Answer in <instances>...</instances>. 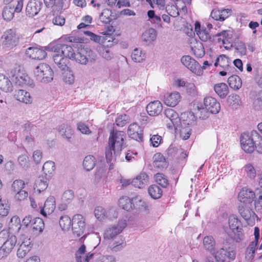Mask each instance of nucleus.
<instances>
[{
  "label": "nucleus",
  "instance_id": "1",
  "mask_svg": "<svg viewBox=\"0 0 262 262\" xmlns=\"http://www.w3.org/2000/svg\"><path fill=\"white\" fill-rule=\"evenodd\" d=\"M58 48V51L63 52L65 56L81 64L85 65L89 62H94L97 58L96 53L89 48H79L76 52H74L72 47L69 45L59 46Z\"/></svg>",
  "mask_w": 262,
  "mask_h": 262
},
{
  "label": "nucleus",
  "instance_id": "2",
  "mask_svg": "<svg viewBox=\"0 0 262 262\" xmlns=\"http://www.w3.org/2000/svg\"><path fill=\"white\" fill-rule=\"evenodd\" d=\"M126 134L124 132L113 130L111 133L108 145L105 151V157L107 161L110 162L112 160V151H114V156L118 155L122 150Z\"/></svg>",
  "mask_w": 262,
  "mask_h": 262
},
{
  "label": "nucleus",
  "instance_id": "3",
  "mask_svg": "<svg viewBox=\"0 0 262 262\" xmlns=\"http://www.w3.org/2000/svg\"><path fill=\"white\" fill-rule=\"evenodd\" d=\"M260 135L255 130L250 133H244L241 134L240 142L242 148L246 152H252L255 149V141L256 138H259Z\"/></svg>",
  "mask_w": 262,
  "mask_h": 262
},
{
  "label": "nucleus",
  "instance_id": "4",
  "mask_svg": "<svg viewBox=\"0 0 262 262\" xmlns=\"http://www.w3.org/2000/svg\"><path fill=\"white\" fill-rule=\"evenodd\" d=\"M34 76L37 81L42 83H49L53 79V72L47 64L41 63L38 64L34 71Z\"/></svg>",
  "mask_w": 262,
  "mask_h": 262
},
{
  "label": "nucleus",
  "instance_id": "5",
  "mask_svg": "<svg viewBox=\"0 0 262 262\" xmlns=\"http://www.w3.org/2000/svg\"><path fill=\"white\" fill-rule=\"evenodd\" d=\"M164 113L165 116L164 122L166 127L169 129H179L182 126V121L178 114L171 108L166 109Z\"/></svg>",
  "mask_w": 262,
  "mask_h": 262
},
{
  "label": "nucleus",
  "instance_id": "6",
  "mask_svg": "<svg viewBox=\"0 0 262 262\" xmlns=\"http://www.w3.org/2000/svg\"><path fill=\"white\" fill-rule=\"evenodd\" d=\"M7 237L0 249V252H3L4 255L9 254L14 248L17 242L16 236L10 235L7 230H3L0 232V238Z\"/></svg>",
  "mask_w": 262,
  "mask_h": 262
},
{
  "label": "nucleus",
  "instance_id": "7",
  "mask_svg": "<svg viewBox=\"0 0 262 262\" xmlns=\"http://www.w3.org/2000/svg\"><path fill=\"white\" fill-rule=\"evenodd\" d=\"M126 226V221L124 220H119L116 225L110 226L105 230L103 237L105 240H112L117 238L120 233Z\"/></svg>",
  "mask_w": 262,
  "mask_h": 262
},
{
  "label": "nucleus",
  "instance_id": "8",
  "mask_svg": "<svg viewBox=\"0 0 262 262\" xmlns=\"http://www.w3.org/2000/svg\"><path fill=\"white\" fill-rule=\"evenodd\" d=\"M66 45L65 44H58L52 48V50L54 52L53 55V59L54 63L61 70H66L68 69V64L69 63L68 57L65 56L63 52L61 51H58V48L59 46Z\"/></svg>",
  "mask_w": 262,
  "mask_h": 262
},
{
  "label": "nucleus",
  "instance_id": "9",
  "mask_svg": "<svg viewBox=\"0 0 262 262\" xmlns=\"http://www.w3.org/2000/svg\"><path fill=\"white\" fill-rule=\"evenodd\" d=\"M2 39L4 45L8 48H12L18 43L19 38L15 30L9 29L4 32Z\"/></svg>",
  "mask_w": 262,
  "mask_h": 262
},
{
  "label": "nucleus",
  "instance_id": "10",
  "mask_svg": "<svg viewBox=\"0 0 262 262\" xmlns=\"http://www.w3.org/2000/svg\"><path fill=\"white\" fill-rule=\"evenodd\" d=\"M228 224L230 229L235 235H237V241H242L244 238V234L242 232V225L237 217L233 214L228 217Z\"/></svg>",
  "mask_w": 262,
  "mask_h": 262
},
{
  "label": "nucleus",
  "instance_id": "11",
  "mask_svg": "<svg viewBox=\"0 0 262 262\" xmlns=\"http://www.w3.org/2000/svg\"><path fill=\"white\" fill-rule=\"evenodd\" d=\"M182 63L196 75L203 74L201 65L191 56H183L181 59Z\"/></svg>",
  "mask_w": 262,
  "mask_h": 262
},
{
  "label": "nucleus",
  "instance_id": "12",
  "mask_svg": "<svg viewBox=\"0 0 262 262\" xmlns=\"http://www.w3.org/2000/svg\"><path fill=\"white\" fill-rule=\"evenodd\" d=\"M19 248L17 255L19 258H24L32 248L31 239L25 235H21L18 241Z\"/></svg>",
  "mask_w": 262,
  "mask_h": 262
},
{
  "label": "nucleus",
  "instance_id": "13",
  "mask_svg": "<svg viewBox=\"0 0 262 262\" xmlns=\"http://www.w3.org/2000/svg\"><path fill=\"white\" fill-rule=\"evenodd\" d=\"M12 80L18 85L34 86L32 80L30 79L27 74L20 70L17 72L15 71L12 75Z\"/></svg>",
  "mask_w": 262,
  "mask_h": 262
},
{
  "label": "nucleus",
  "instance_id": "14",
  "mask_svg": "<svg viewBox=\"0 0 262 262\" xmlns=\"http://www.w3.org/2000/svg\"><path fill=\"white\" fill-rule=\"evenodd\" d=\"M72 230L77 236H81L84 232L85 223L83 216L79 214H75L72 219Z\"/></svg>",
  "mask_w": 262,
  "mask_h": 262
},
{
  "label": "nucleus",
  "instance_id": "15",
  "mask_svg": "<svg viewBox=\"0 0 262 262\" xmlns=\"http://www.w3.org/2000/svg\"><path fill=\"white\" fill-rule=\"evenodd\" d=\"M126 245L124 238L122 236H119L117 238L109 241L107 249L112 252H117L122 250Z\"/></svg>",
  "mask_w": 262,
  "mask_h": 262
},
{
  "label": "nucleus",
  "instance_id": "16",
  "mask_svg": "<svg viewBox=\"0 0 262 262\" xmlns=\"http://www.w3.org/2000/svg\"><path fill=\"white\" fill-rule=\"evenodd\" d=\"M206 110L211 114H217L221 109L220 103L212 97H206L204 99Z\"/></svg>",
  "mask_w": 262,
  "mask_h": 262
},
{
  "label": "nucleus",
  "instance_id": "17",
  "mask_svg": "<svg viewBox=\"0 0 262 262\" xmlns=\"http://www.w3.org/2000/svg\"><path fill=\"white\" fill-rule=\"evenodd\" d=\"M42 3L39 0H30L26 7V14L29 17L37 15L41 9Z\"/></svg>",
  "mask_w": 262,
  "mask_h": 262
},
{
  "label": "nucleus",
  "instance_id": "18",
  "mask_svg": "<svg viewBox=\"0 0 262 262\" xmlns=\"http://www.w3.org/2000/svg\"><path fill=\"white\" fill-rule=\"evenodd\" d=\"M127 133L130 138L138 141H142L143 130L137 123H134L129 125Z\"/></svg>",
  "mask_w": 262,
  "mask_h": 262
},
{
  "label": "nucleus",
  "instance_id": "19",
  "mask_svg": "<svg viewBox=\"0 0 262 262\" xmlns=\"http://www.w3.org/2000/svg\"><path fill=\"white\" fill-rule=\"evenodd\" d=\"M55 207V198L53 196H50L47 199L43 207L41 209L40 213L44 216H47L54 212Z\"/></svg>",
  "mask_w": 262,
  "mask_h": 262
},
{
  "label": "nucleus",
  "instance_id": "20",
  "mask_svg": "<svg viewBox=\"0 0 262 262\" xmlns=\"http://www.w3.org/2000/svg\"><path fill=\"white\" fill-rule=\"evenodd\" d=\"M26 55L34 59L42 60L47 56V53L42 49L36 47H30L26 50Z\"/></svg>",
  "mask_w": 262,
  "mask_h": 262
},
{
  "label": "nucleus",
  "instance_id": "21",
  "mask_svg": "<svg viewBox=\"0 0 262 262\" xmlns=\"http://www.w3.org/2000/svg\"><path fill=\"white\" fill-rule=\"evenodd\" d=\"M85 245H82L76 252V262H89L93 257L94 254L91 252H89L85 255Z\"/></svg>",
  "mask_w": 262,
  "mask_h": 262
},
{
  "label": "nucleus",
  "instance_id": "22",
  "mask_svg": "<svg viewBox=\"0 0 262 262\" xmlns=\"http://www.w3.org/2000/svg\"><path fill=\"white\" fill-rule=\"evenodd\" d=\"M146 108L149 115L151 116H157L162 112L163 105L160 101L156 100L148 103Z\"/></svg>",
  "mask_w": 262,
  "mask_h": 262
},
{
  "label": "nucleus",
  "instance_id": "23",
  "mask_svg": "<svg viewBox=\"0 0 262 262\" xmlns=\"http://www.w3.org/2000/svg\"><path fill=\"white\" fill-rule=\"evenodd\" d=\"M203 245L204 248L213 255L215 258L217 256L215 254L216 243L214 238L212 236H206L203 240Z\"/></svg>",
  "mask_w": 262,
  "mask_h": 262
},
{
  "label": "nucleus",
  "instance_id": "24",
  "mask_svg": "<svg viewBox=\"0 0 262 262\" xmlns=\"http://www.w3.org/2000/svg\"><path fill=\"white\" fill-rule=\"evenodd\" d=\"M181 99L180 94L177 92H173L165 96L164 102L168 106L174 107L179 103Z\"/></svg>",
  "mask_w": 262,
  "mask_h": 262
},
{
  "label": "nucleus",
  "instance_id": "25",
  "mask_svg": "<svg viewBox=\"0 0 262 262\" xmlns=\"http://www.w3.org/2000/svg\"><path fill=\"white\" fill-rule=\"evenodd\" d=\"M113 213H115V211L113 208L105 210L103 207L98 206L94 210L95 217L100 221L104 220L105 217L111 218V214Z\"/></svg>",
  "mask_w": 262,
  "mask_h": 262
},
{
  "label": "nucleus",
  "instance_id": "26",
  "mask_svg": "<svg viewBox=\"0 0 262 262\" xmlns=\"http://www.w3.org/2000/svg\"><path fill=\"white\" fill-rule=\"evenodd\" d=\"M148 179V176L146 173L141 172L132 181V184L136 187L142 188L147 185Z\"/></svg>",
  "mask_w": 262,
  "mask_h": 262
},
{
  "label": "nucleus",
  "instance_id": "27",
  "mask_svg": "<svg viewBox=\"0 0 262 262\" xmlns=\"http://www.w3.org/2000/svg\"><path fill=\"white\" fill-rule=\"evenodd\" d=\"M14 97L17 100L25 104H31L32 102L30 93L24 90L16 91L14 94Z\"/></svg>",
  "mask_w": 262,
  "mask_h": 262
},
{
  "label": "nucleus",
  "instance_id": "28",
  "mask_svg": "<svg viewBox=\"0 0 262 262\" xmlns=\"http://www.w3.org/2000/svg\"><path fill=\"white\" fill-rule=\"evenodd\" d=\"M0 89L6 93H10L13 91L12 82L8 77L2 74H0Z\"/></svg>",
  "mask_w": 262,
  "mask_h": 262
},
{
  "label": "nucleus",
  "instance_id": "29",
  "mask_svg": "<svg viewBox=\"0 0 262 262\" xmlns=\"http://www.w3.org/2000/svg\"><path fill=\"white\" fill-rule=\"evenodd\" d=\"M157 31L153 28L145 31L142 35V40L147 44L151 43L157 38Z\"/></svg>",
  "mask_w": 262,
  "mask_h": 262
},
{
  "label": "nucleus",
  "instance_id": "30",
  "mask_svg": "<svg viewBox=\"0 0 262 262\" xmlns=\"http://www.w3.org/2000/svg\"><path fill=\"white\" fill-rule=\"evenodd\" d=\"M190 43L191 50L196 57H202L205 55L204 47L201 42L194 40Z\"/></svg>",
  "mask_w": 262,
  "mask_h": 262
},
{
  "label": "nucleus",
  "instance_id": "31",
  "mask_svg": "<svg viewBox=\"0 0 262 262\" xmlns=\"http://www.w3.org/2000/svg\"><path fill=\"white\" fill-rule=\"evenodd\" d=\"M254 193L249 189H243L238 193V200L243 203L250 202L254 198Z\"/></svg>",
  "mask_w": 262,
  "mask_h": 262
},
{
  "label": "nucleus",
  "instance_id": "32",
  "mask_svg": "<svg viewBox=\"0 0 262 262\" xmlns=\"http://www.w3.org/2000/svg\"><path fill=\"white\" fill-rule=\"evenodd\" d=\"M181 119L184 126L191 125L195 123L196 120L194 114L192 112H186L181 114Z\"/></svg>",
  "mask_w": 262,
  "mask_h": 262
},
{
  "label": "nucleus",
  "instance_id": "33",
  "mask_svg": "<svg viewBox=\"0 0 262 262\" xmlns=\"http://www.w3.org/2000/svg\"><path fill=\"white\" fill-rule=\"evenodd\" d=\"M214 90L217 95L222 98H224L228 93V88L225 83H220L214 85Z\"/></svg>",
  "mask_w": 262,
  "mask_h": 262
},
{
  "label": "nucleus",
  "instance_id": "34",
  "mask_svg": "<svg viewBox=\"0 0 262 262\" xmlns=\"http://www.w3.org/2000/svg\"><path fill=\"white\" fill-rule=\"evenodd\" d=\"M238 211L242 217L246 221H248L252 217L254 218L255 213L249 208L243 205L238 207Z\"/></svg>",
  "mask_w": 262,
  "mask_h": 262
},
{
  "label": "nucleus",
  "instance_id": "35",
  "mask_svg": "<svg viewBox=\"0 0 262 262\" xmlns=\"http://www.w3.org/2000/svg\"><path fill=\"white\" fill-rule=\"evenodd\" d=\"M228 82L230 87L234 90H239L242 85V81L240 77L237 75H232L228 78Z\"/></svg>",
  "mask_w": 262,
  "mask_h": 262
},
{
  "label": "nucleus",
  "instance_id": "36",
  "mask_svg": "<svg viewBox=\"0 0 262 262\" xmlns=\"http://www.w3.org/2000/svg\"><path fill=\"white\" fill-rule=\"evenodd\" d=\"M227 101L229 105L234 109H236L242 104L241 98L236 94L230 95L227 98Z\"/></svg>",
  "mask_w": 262,
  "mask_h": 262
},
{
  "label": "nucleus",
  "instance_id": "37",
  "mask_svg": "<svg viewBox=\"0 0 262 262\" xmlns=\"http://www.w3.org/2000/svg\"><path fill=\"white\" fill-rule=\"evenodd\" d=\"M48 183L47 181L43 177L38 178L35 181L34 190L38 193L45 190L48 187Z\"/></svg>",
  "mask_w": 262,
  "mask_h": 262
},
{
  "label": "nucleus",
  "instance_id": "38",
  "mask_svg": "<svg viewBox=\"0 0 262 262\" xmlns=\"http://www.w3.org/2000/svg\"><path fill=\"white\" fill-rule=\"evenodd\" d=\"M146 58L145 53L140 48L134 49L132 54V58L136 62H140Z\"/></svg>",
  "mask_w": 262,
  "mask_h": 262
},
{
  "label": "nucleus",
  "instance_id": "39",
  "mask_svg": "<svg viewBox=\"0 0 262 262\" xmlns=\"http://www.w3.org/2000/svg\"><path fill=\"white\" fill-rule=\"evenodd\" d=\"M21 227L20 221L18 216H13L10 220L9 224V229L12 232H17Z\"/></svg>",
  "mask_w": 262,
  "mask_h": 262
},
{
  "label": "nucleus",
  "instance_id": "40",
  "mask_svg": "<svg viewBox=\"0 0 262 262\" xmlns=\"http://www.w3.org/2000/svg\"><path fill=\"white\" fill-rule=\"evenodd\" d=\"M119 206L126 211L133 209V203L131 200L126 196L121 197L118 201Z\"/></svg>",
  "mask_w": 262,
  "mask_h": 262
},
{
  "label": "nucleus",
  "instance_id": "41",
  "mask_svg": "<svg viewBox=\"0 0 262 262\" xmlns=\"http://www.w3.org/2000/svg\"><path fill=\"white\" fill-rule=\"evenodd\" d=\"M257 245V243H256V242H252L247 247L245 253V258L248 261H251L254 258Z\"/></svg>",
  "mask_w": 262,
  "mask_h": 262
},
{
  "label": "nucleus",
  "instance_id": "42",
  "mask_svg": "<svg viewBox=\"0 0 262 262\" xmlns=\"http://www.w3.org/2000/svg\"><path fill=\"white\" fill-rule=\"evenodd\" d=\"M148 193L154 199H157L161 197L162 190L157 185H152L148 188Z\"/></svg>",
  "mask_w": 262,
  "mask_h": 262
},
{
  "label": "nucleus",
  "instance_id": "43",
  "mask_svg": "<svg viewBox=\"0 0 262 262\" xmlns=\"http://www.w3.org/2000/svg\"><path fill=\"white\" fill-rule=\"evenodd\" d=\"M59 132L62 137L67 139H71L73 135V130L71 127L66 124H62L60 126Z\"/></svg>",
  "mask_w": 262,
  "mask_h": 262
},
{
  "label": "nucleus",
  "instance_id": "44",
  "mask_svg": "<svg viewBox=\"0 0 262 262\" xmlns=\"http://www.w3.org/2000/svg\"><path fill=\"white\" fill-rule=\"evenodd\" d=\"M154 164L158 167H166L167 166L165 158L161 153H157L154 157Z\"/></svg>",
  "mask_w": 262,
  "mask_h": 262
},
{
  "label": "nucleus",
  "instance_id": "45",
  "mask_svg": "<svg viewBox=\"0 0 262 262\" xmlns=\"http://www.w3.org/2000/svg\"><path fill=\"white\" fill-rule=\"evenodd\" d=\"M229 63L230 62L228 57L223 54L217 58L214 65L215 67L219 66L226 70L229 66Z\"/></svg>",
  "mask_w": 262,
  "mask_h": 262
},
{
  "label": "nucleus",
  "instance_id": "46",
  "mask_svg": "<svg viewBox=\"0 0 262 262\" xmlns=\"http://www.w3.org/2000/svg\"><path fill=\"white\" fill-rule=\"evenodd\" d=\"M95 165V158L93 156L89 155L85 157L83 162V166L86 170H92Z\"/></svg>",
  "mask_w": 262,
  "mask_h": 262
},
{
  "label": "nucleus",
  "instance_id": "47",
  "mask_svg": "<svg viewBox=\"0 0 262 262\" xmlns=\"http://www.w3.org/2000/svg\"><path fill=\"white\" fill-rule=\"evenodd\" d=\"M42 169L47 176L51 177L54 173L55 170L54 162L51 161L45 162L43 165Z\"/></svg>",
  "mask_w": 262,
  "mask_h": 262
},
{
  "label": "nucleus",
  "instance_id": "48",
  "mask_svg": "<svg viewBox=\"0 0 262 262\" xmlns=\"http://www.w3.org/2000/svg\"><path fill=\"white\" fill-rule=\"evenodd\" d=\"M174 130L176 133L180 134L181 137L183 140H187L189 138L191 131L189 126H184L182 124L179 129Z\"/></svg>",
  "mask_w": 262,
  "mask_h": 262
},
{
  "label": "nucleus",
  "instance_id": "49",
  "mask_svg": "<svg viewBox=\"0 0 262 262\" xmlns=\"http://www.w3.org/2000/svg\"><path fill=\"white\" fill-rule=\"evenodd\" d=\"M62 79L64 82L68 84H73L75 80L73 72L68 68V69L63 70Z\"/></svg>",
  "mask_w": 262,
  "mask_h": 262
},
{
  "label": "nucleus",
  "instance_id": "50",
  "mask_svg": "<svg viewBox=\"0 0 262 262\" xmlns=\"http://www.w3.org/2000/svg\"><path fill=\"white\" fill-rule=\"evenodd\" d=\"M14 12V7L6 6L3 11V17L5 20L10 21L13 18Z\"/></svg>",
  "mask_w": 262,
  "mask_h": 262
},
{
  "label": "nucleus",
  "instance_id": "51",
  "mask_svg": "<svg viewBox=\"0 0 262 262\" xmlns=\"http://www.w3.org/2000/svg\"><path fill=\"white\" fill-rule=\"evenodd\" d=\"M10 207L7 200H2L0 195V216H6L8 215Z\"/></svg>",
  "mask_w": 262,
  "mask_h": 262
},
{
  "label": "nucleus",
  "instance_id": "52",
  "mask_svg": "<svg viewBox=\"0 0 262 262\" xmlns=\"http://www.w3.org/2000/svg\"><path fill=\"white\" fill-rule=\"evenodd\" d=\"M44 223L43 220L39 217H36L33 219L31 227L33 230L41 233L44 228Z\"/></svg>",
  "mask_w": 262,
  "mask_h": 262
},
{
  "label": "nucleus",
  "instance_id": "53",
  "mask_svg": "<svg viewBox=\"0 0 262 262\" xmlns=\"http://www.w3.org/2000/svg\"><path fill=\"white\" fill-rule=\"evenodd\" d=\"M216 36L219 37L217 40L220 42L222 41L223 45L225 44L227 42L229 39L232 37V34L230 31L224 30L216 35Z\"/></svg>",
  "mask_w": 262,
  "mask_h": 262
},
{
  "label": "nucleus",
  "instance_id": "54",
  "mask_svg": "<svg viewBox=\"0 0 262 262\" xmlns=\"http://www.w3.org/2000/svg\"><path fill=\"white\" fill-rule=\"evenodd\" d=\"M26 184L25 182L20 179H17L14 180L11 185V191L13 192H15L21 190L25 188Z\"/></svg>",
  "mask_w": 262,
  "mask_h": 262
},
{
  "label": "nucleus",
  "instance_id": "55",
  "mask_svg": "<svg viewBox=\"0 0 262 262\" xmlns=\"http://www.w3.org/2000/svg\"><path fill=\"white\" fill-rule=\"evenodd\" d=\"M72 222L68 215H63L60 218L59 225L63 230H66L70 229Z\"/></svg>",
  "mask_w": 262,
  "mask_h": 262
},
{
  "label": "nucleus",
  "instance_id": "56",
  "mask_svg": "<svg viewBox=\"0 0 262 262\" xmlns=\"http://www.w3.org/2000/svg\"><path fill=\"white\" fill-rule=\"evenodd\" d=\"M114 32V29L112 26L108 27V29L106 31L102 32V33L105 35L103 36V42L102 43H105L106 41L108 42H113L115 40L114 37L112 34Z\"/></svg>",
  "mask_w": 262,
  "mask_h": 262
},
{
  "label": "nucleus",
  "instance_id": "57",
  "mask_svg": "<svg viewBox=\"0 0 262 262\" xmlns=\"http://www.w3.org/2000/svg\"><path fill=\"white\" fill-rule=\"evenodd\" d=\"M111 15L112 12L110 10L107 9H104L99 16V19L103 23H110L112 19Z\"/></svg>",
  "mask_w": 262,
  "mask_h": 262
},
{
  "label": "nucleus",
  "instance_id": "58",
  "mask_svg": "<svg viewBox=\"0 0 262 262\" xmlns=\"http://www.w3.org/2000/svg\"><path fill=\"white\" fill-rule=\"evenodd\" d=\"M74 198V192L71 190H67L63 193L61 199L63 202L70 204Z\"/></svg>",
  "mask_w": 262,
  "mask_h": 262
},
{
  "label": "nucleus",
  "instance_id": "59",
  "mask_svg": "<svg viewBox=\"0 0 262 262\" xmlns=\"http://www.w3.org/2000/svg\"><path fill=\"white\" fill-rule=\"evenodd\" d=\"M179 3L177 4L176 6L174 5H170L166 7V11L168 13V15L172 17H177L179 15V11L178 10Z\"/></svg>",
  "mask_w": 262,
  "mask_h": 262
},
{
  "label": "nucleus",
  "instance_id": "60",
  "mask_svg": "<svg viewBox=\"0 0 262 262\" xmlns=\"http://www.w3.org/2000/svg\"><path fill=\"white\" fill-rule=\"evenodd\" d=\"M83 33L89 36L90 39L97 43H101L103 42L102 36L97 35L91 31H85L83 32Z\"/></svg>",
  "mask_w": 262,
  "mask_h": 262
},
{
  "label": "nucleus",
  "instance_id": "61",
  "mask_svg": "<svg viewBox=\"0 0 262 262\" xmlns=\"http://www.w3.org/2000/svg\"><path fill=\"white\" fill-rule=\"evenodd\" d=\"M155 180L157 183L163 187H166L168 185V181L162 173H157L155 175Z\"/></svg>",
  "mask_w": 262,
  "mask_h": 262
},
{
  "label": "nucleus",
  "instance_id": "62",
  "mask_svg": "<svg viewBox=\"0 0 262 262\" xmlns=\"http://www.w3.org/2000/svg\"><path fill=\"white\" fill-rule=\"evenodd\" d=\"M14 193V199L18 202L24 201L28 196V192L24 189Z\"/></svg>",
  "mask_w": 262,
  "mask_h": 262
},
{
  "label": "nucleus",
  "instance_id": "63",
  "mask_svg": "<svg viewBox=\"0 0 262 262\" xmlns=\"http://www.w3.org/2000/svg\"><path fill=\"white\" fill-rule=\"evenodd\" d=\"M245 170L247 176L251 179H254L256 177V171L254 167L250 164H248L245 166Z\"/></svg>",
  "mask_w": 262,
  "mask_h": 262
},
{
  "label": "nucleus",
  "instance_id": "64",
  "mask_svg": "<svg viewBox=\"0 0 262 262\" xmlns=\"http://www.w3.org/2000/svg\"><path fill=\"white\" fill-rule=\"evenodd\" d=\"M18 162L19 165L23 168H27L29 166V158L26 155H22L18 157Z\"/></svg>",
  "mask_w": 262,
  "mask_h": 262
}]
</instances>
